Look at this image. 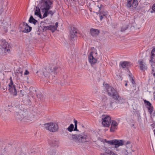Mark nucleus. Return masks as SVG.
Masks as SVG:
<instances>
[{"mask_svg":"<svg viewBox=\"0 0 155 155\" xmlns=\"http://www.w3.org/2000/svg\"><path fill=\"white\" fill-rule=\"evenodd\" d=\"M16 112L15 117L17 120H20L24 119L25 121L29 122L33 120L35 117L34 115L28 112L21 107L17 108Z\"/></svg>","mask_w":155,"mask_h":155,"instance_id":"obj_1","label":"nucleus"},{"mask_svg":"<svg viewBox=\"0 0 155 155\" xmlns=\"http://www.w3.org/2000/svg\"><path fill=\"white\" fill-rule=\"evenodd\" d=\"M57 68L49 66L43 70V74L46 78L50 79H53L54 75L56 74Z\"/></svg>","mask_w":155,"mask_h":155,"instance_id":"obj_2","label":"nucleus"},{"mask_svg":"<svg viewBox=\"0 0 155 155\" xmlns=\"http://www.w3.org/2000/svg\"><path fill=\"white\" fill-rule=\"evenodd\" d=\"M107 91L109 95L112 97L114 99L121 101V97L119 96L118 94L113 87L109 86L107 88Z\"/></svg>","mask_w":155,"mask_h":155,"instance_id":"obj_3","label":"nucleus"},{"mask_svg":"<svg viewBox=\"0 0 155 155\" xmlns=\"http://www.w3.org/2000/svg\"><path fill=\"white\" fill-rule=\"evenodd\" d=\"M72 138L74 141L79 143L87 142L89 140L88 137L85 135L83 136L81 135H72Z\"/></svg>","mask_w":155,"mask_h":155,"instance_id":"obj_4","label":"nucleus"},{"mask_svg":"<svg viewBox=\"0 0 155 155\" xmlns=\"http://www.w3.org/2000/svg\"><path fill=\"white\" fill-rule=\"evenodd\" d=\"M45 128L50 132H54L57 131L58 129V126L55 123H48L44 124Z\"/></svg>","mask_w":155,"mask_h":155,"instance_id":"obj_5","label":"nucleus"},{"mask_svg":"<svg viewBox=\"0 0 155 155\" xmlns=\"http://www.w3.org/2000/svg\"><path fill=\"white\" fill-rule=\"evenodd\" d=\"M38 6L40 8L41 12H43L44 10H49L51 7V6L48 3V1L45 0H40L38 5Z\"/></svg>","mask_w":155,"mask_h":155,"instance_id":"obj_6","label":"nucleus"},{"mask_svg":"<svg viewBox=\"0 0 155 155\" xmlns=\"http://www.w3.org/2000/svg\"><path fill=\"white\" fill-rule=\"evenodd\" d=\"M101 117L102 125L105 127H109L111 121L110 117L109 116L104 115H102Z\"/></svg>","mask_w":155,"mask_h":155,"instance_id":"obj_7","label":"nucleus"},{"mask_svg":"<svg viewBox=\"0 0 155 155\" xmlns=\"http://www.w3.org/2000/svg\"><path fill=\"white\" fill-rule=\"evenodd\" d=\"M100 150L101 152H103L101 153V155H117L105 146H101Z\"/></svg>","mask_w":155,"mask_h":155,"instance_id":"obj_8","label":"nucleus"},{"mask_svg":"<svg viewBox=\"0 0 155 155\" xmlns=\"http://www.w3.org/2000/svg\"><path fill=\"white\" fill-rule=\"evenodd\" d=\"M115 100H112L110 101V104H107V107L112 109L113 108H115L117 107V104H121L123 103V100L121 98V101H119L117 100L114 99Z\"/></svg>","mask_w":155,"mask_h":155,"instance_id":"obj_9","label":"nucleus"},{"mask_svg":"<svg viewBox=\"0 0 155 155\" xmlns=\"http://www.w3.org/2000/svg\"><path fill=\"white\" fill-rule=\"evenodd\" d=\"M9 88L8 90L10 92H11L13 93V95L14 96H15L17 94V91L15 87L13 85V83L12 81H10V83L8 85Z\"/></svg>","mask_w":155,"mask_h":155,"instance_id":"obj_10","label":"nucleus"},{"mask_svg":"<svg viewBox=\"0 0 155 155\" xmlns=\"http://www.w3.org/2000/svg\"><path fill=\"white\" fill-rule=\"evenodd\" d=\"M103 142L104 141L108 143L109 145H120V144H121V143L119 142V141L121 142V141L119 140L114 139L111 140H107L106 139L103 140Z\"/></svg>","mask_w":155,"mask_h":155,"instance_id":"obj_11","label":"nucleus"},{"mask_svg":"<svg viewBox=\"0 0 155 155\" xmlns=\"http://www.w3.org/2000/svg\"><path fill=\"white\" fill-rule=\"evenodd\" d=\"M138 63L139 64V67L141 71H144L147 70V64L142 60H139Z\"/></svg>","mask_w":155,"mask_h":155,"instance_id":"obj_12","label":"nucleus"},{"mask_svg":"<svg viewBox=\"0 0 155 155\" xmlns=\"http://www.w3.org/2000/svg\"><path fill=\"white\" fill-rule=\"evenodd\" d=\"M93 53L94 52L92 51L91 52L88 56L89 61L92 65L95 64L97 61L96 58L94 57L93 54Z\"/></svg>","mask_w":155,"mask_h":155,"instance_id":"obj_13","label":"nucleus"},{"mask_svg":"<svg viewBox=\"0 0 155 155\" xmlns=\"http://www.w3.org/2000/svg\"><path fill=\"white\" fill-rule=\"evenodd\" d=\"M71 30L70 31V37L71 40L74 41L76 37V34L77 33V31L73 27H71Z\"/></svg>","mask_w":155,"mask_h":155,"instance_id":"obj_14","label":"nucleus"},{"mask_svg":"<svg viewBox=\"0 0 155 155\" xmlns=\"http://www.w3.org/2000/svg\"><path fill=\"white\" fill-rule=\"evenodd\" d=\"M22 25L24 27V29L22 31L25 33H28L29 32L31 29V27H30L25 22H23L22 23L20 24V26Z\"/></svg>","mask_w":155,"mask_h":155,"instance_id":"obj_15","label":"nucleus"},{"mask_svg":"<svg viewBox=\"0 0 155 155\" xmlns=\"http://www.w3.org/2000/svg\"><path fill=\"white\" fill-rule=\"evenodd\" d=\"M2 48L4 49L5 52H8L9 51V49L8 47V43L5 41H2L1 44Z\"/></svg>","mask_w":155,"mask_h":155,"instance_id":"obj_16","label":"nucleus"},{"mask_svg":"<svg viewBox=\"0 0 155 155\" xmlns=\"http://www.w3.org/2000/svg\"><path fill=\"white\" fill-rule=\"evenodd\" d=\"M40 8L38 7H36L35 11V15L39 17L40 18H42V15L41 13Z\"/></svg>","mask_w":155,"mask_h":155,"instance_id":"obj_17","label":"nucleus"},{"mask_svg":"<svg viewBox=\"0 0 155 155\" xmlns=\"http://www.w3.org/2000/svg\"><path fill=\"white\" fill-rule=\"evenodd\" d=\"M126 147V148L124 149V151L126 152V153H125V154L126 155H127L128 153H131L134 151L132 149V146H127Z\"/></svg>","mask_w":155,"mask_h":155,"instance_id":"obj_18","label":"nucleus"},{"mask_svg":"<svg viewBox=\"0 0 155 155\" xmlns=\"http://www.w3.org/2000/svg\"><path fill=\"white\" fill-rule=\"evenodd\" d=\"M90 32L91 35L94 36L95 35H98L99 34V31L97 29L91 28L90 29Z\"/></svg>","mask_w":155,"mask_h":155,"instance_id":"obj_19","label":"nucleus"},{"mask_svg":"<svg viewBox=\"0 0 155 155\" xmlns=\"http://www.w3.org/2000/svg\"><path fill=\"white\" fill-rule=\"evenodd\" d=\"M117 123L114 120H112L111 126L110 128V131H114V129H115L116 127L117 126Z\"/></svg>","mask_w":155,"mask_h":155,"instance_id":"obj_20","label":"nucleus"},{"mask_svg":"<svg viewBox=\"0 0 155 155\" xmlns=\"http://www.w3.org/2000/svg\"><path fill=\"white\" fill-rule=\"evenodd\" d=\"M120 64L121 65L122 68H127L129 66V64L127 61H124V62L120 63Z\"/></svg>","mask_w":155,"mask_h":155,"instance_id":"obj_21","label":"nucleus"},{"mask_svg":"<svg viewBox=\"0 0 155 155\" xmlns=\"http://www.w3.org/2000/svg\"><path fill=\"white\" fill-rule=\"evenodd\" d=\"M119 140L121 141V142L119 141V142L121 143V144H120V145H127L128 144H131V143L130 141H125L124 140Z\"/></svg>","mask_w":155,"mask_h":155,"instance_id":"obj_22","label":"nucleus"},{"mask_svg":"<svg viewBox=\"0 0 155 155\" xmlns=\"http://www.w3.org/2000/svg\"><path fill=\"white\" fill-rule=\"evenodd\" d=\"M28 21L30 23H32L35 25L38 22L32 16H31L30 17Z\"/></svg>","mask_w":155,"mask_h":155,"instance_id":"obj_23","label":"nucleus"},{"mask_svg":"<svg viewBox=\"0 0 155 155\" xmlns=\"http://www.w3.org/2000/svg\"><path fill=\"white\" fill-rule=\"evenodd\" d=\"M107 15V14L105 12H100L99 15L100 20H101L103 18H104V17H106V15Z\"/></svg>","mask_w":155,"mask_h":155,"instance_id":"obj_24","label":"nucleus"},{"mask_svg":"<svg viewBox=\"0 0 155 155\" xmlns=\"http://www.w3.org/2000/svg\"><path fill=\"white\" fill-rule=\"evenodd\" d=\"M50 150L49 151L50 155H55L56 154V151L54 150L53 147H51Z\"/></svg>","mask_w":155,"mask_h":155,"instance_id":"obj_25","label":"nucleus"},{"mask_svg":"<svg viewBox=\"0 0 155 155\" xmlns=\"http://www.w3.org/2000/svg\"><path fill=\"white\" fill-rule=\"evenodd\" d=\"M138 3L137 0H133L132 4V7L134 8H136L138 5Z\"/></svg>","mask_w":155,"mask_h":155,"instance_id":"obj_26","label":"nucleus"},{"mask_svg":"<svg viewBox=\"0 0 155 155\" xmlns=\"http://www.w3.org/2000/svg\"><path fill=\"white\" fill-rule=\"evenodd\" d=\"M48 10H44L43 12H42L44 13L43 16H42V18L43 19L48 16V15L49 14Z\"/></svg>","mask_w":155,"mask_h":155,"instance_id":"obj_27","label":"nucleus"},{"mask_svg":"<svg viewBox=\"0 0 155 155\" xmlns=\"http://www.w3.org/2000/svg\"><path fill=\"white\" fill-rule=\"evenodd\" d=\"M74 128V126L73 124H71L70 126L67 128L68 130L70 132H72Z\"/></svg>","mask_w":155,"mask_h":155,"instance_id":"obj_28","label":"nucleus"},{"mask_svg":"<svg viewBox=\"0 0 155 155\" xmlns=\"http://www.w3.org/2000/svg\"><path fill=\"white\" fill-rule=\"evenodd\" d=\"M132 0H127L126 6L128 8H130L132 6Z\"/></svg>","mask_w":155,"mask_h":155,"instance_id":"obj_29","label":"nucleus"},{"mask_svg":"<svg viewBox=\"0 0 155 155\" xmlns=\"http://www.w3.org/2000/svg\"><path fill=\"white\" fill-rule=\"evenodd\" d=\"M49 30H51L52 32H53L56 29V27L54 25H49Z\"/></svg>","mask_w":155,"mask_h":155,"instance_id":"obj_30","label":"nucleus"},{"mask_svg":"<svg viewBox=\"0 0 155 155\" xmlns=\"http://www.w3.org/2000/svg\"><path fill=\"white\" fill-rule=\"evenodd\" d=\"M150 61H152L153 63L155 62V55H150Z\"/></svg>","mask_w":155,"mask_h":155,"instance_id":"obj_31","label":"nucleus"},{"mask_svg":"<svg viewBox=\"0 0 155 155\" xmlns=\"http://www.w3.org/2000/svg\"><path fill=\"white\" fill-rule=\"evenodd\" d=\"M74 121L75 124V127H74V131H78V130L77 129V120H75L74 119Z\"/></svg>","mask_w":155,"mask_h":155,"instance_id":"obj_32","label":"nucleus"},{"mask_svg":"<svg viewBox=\"0 0 155 155\" xmlns=\"http://www.w3.org/2000/svg\"><path fill=\"white\" fill-rule=\"evenodd\" d=\"M149 112L150 114H151L153 110V107L152 106H151L148 107Z\"/></svg>","mask_w":155,"mask_h":155,"instance_id":"obj_33","label":"nucleus"},{"mask_svg":"<svg viewBox=\"0 0 155 155\" xmlns=\"http://www.w3.org/2000/svg\"><path fill=\"white\" fill-rule=\"evenodd\" d=\"M144 103L146 104L147 106H149V107L151 106V104L150 102L146 100L144 101Z\"/></svg>","mask_w":155,"mask_h":155,"instance_id":"obj_34","label":"nucleus"},{"mask_svg":"<svg viewBox=\"0 0 155 155\" xmlns=\"http://www.w3.org/2000/svg\"><path fill=\"white\" fill-rule=\"evenodd\" d=\"M128 28V26L127 25L126 26H123L121 28V31H123L126 30Z\"/></svg>","mask_w":155,"mask_h":155,"instance_id":"obj_35","label":"nucleus"},{"mask_svg":"<svg viewBox=\"0 0 155 155\" xmlns=\"http://www.w3.org/2000/svg\"><path fill=\"white\" fill-rule=\"evenodd\" d=\"M48 29L49 30V26H44L43 28V31H45Z\"/></svg>","mask_w":155,"mask_h":155,"instance_id":"obj_36","label":"nucleus"},{"mask_svg":"<svg viewBox=\"0 0 155 155\" xmlns=\"http://www.w3.org/2000/svg\"><path fill=\"white\" fill-rule=\"evenodd\" d=\"M151 74L153 75V77L155 78V71L153 67L152 68Z\"/></svg>","mask_w":155,"mask_h":155,"instance_id":"obj_37","label":"nucleus"},{"mask_svg":"<svg viewBox=\"0 0 155 155\" xmlns=\"http://www.w3.org/2000/svg\"><path fill=\"white\" fill-rule=\"evenodd\" d=\"M20 92L19 96L21 97H22L24 95V91L21 90H20Z\"/></svg>","mask_w":155,"mask_h":155,"instance_id":"obj_38","label":"nucleus"},{"mask_svg":"<svg viewBox=\"0 0 155 155\" xmlns=\"http://www.w3.org/2000/svg\"><path fill=\"white\" fill-rule=\"evenodd\" d=\"M151 54L155 55V48H153L151 52Z\"/></svg>","mask_w":155,"mask_h":155,"instance_id":"obj_39","label":"nucleus"},{"mask_svg":"<svg viewBox=\"0 0 155 155\" xmlns=\"http://www.w3.org/2000/svg\"><path fill=\"white\" fill-rule=\"evenodd\" d=\"M152 10L155 12V4H153L152 8Z\"/></svg>","mask_w":155,"mask_h":155,"instance_id":"obj_40","label":"nucleus"},{"mask_svg":"<svg viewBox=\"0 0 155 155\" xmlns=\"http://www.w3.org/2000/svg\"><path fill=\"white\" fill-rule=\"evenodd\" d=\"M48 13H49V14H51V15H53V14H54V12H53L51 10L49 11L48 10Z\"/></svg>","mask_w":155,"mask_h":155,"instance_id":"obj_41","label":"nucleus"},{"mask_svg":"<svg viewBox=\"0 0 155 155\" xmlns=\"http://www.w3.org/2000/svg\"><path fill=\"white\" fill-rule=\"evenodd\" d=\"M29 72H28V71L27 70H26L25 71L24 73V74L25 75H28L29 74Z\"/></svg>","mask_w":155,"mask_h":155,"instance_id":"obj_42","label":"nucleus"},{"mask_svg":"<svg viewBox=\"0 0 155 155\" xmlns=\"http://www.w3.org/2000/svg\"><path fill=\"white\" fill-rule=\"evenodd\" d=\"M131 83L133 84H135V81L134 79H133V78H131Z\"/></svg>","mask_w":155,"mask_h":155,"instance_id":"obj_43","label":"nucleus"},{"mask_svg":"<svg viewBox=\"0 0 155 155\" xmlns=\"http://www.w3.org/2000/svg\"><path fill=\"white\" fill-rule=\"evenodd\" d=\"M48 2V3L51 6V4H52V2L51 1H49Z\"/></svg>","mask_w":155,"mask_h":155,"instance_id":"obj_44","label":"nucleus"},{"mask_svg":"<svg viewBox=\"0 0 155 155\" xmlns=\"http://www.w3.org/2000/svg\"><path fill=\"white\" fill-rule=\"evenodd\" d=\"M27 101L28 102V104L30 105L31 104V101L29 99H28Z\"/></svg>","mask_w":155,"mask_h":155,"instance_id":"obj_45","label":"nucleus"},{"mask_svg":"<svg viewBox=\"0 0 155 155\" xmlns=\"http://www.w3.org/2000/svg\"><path fill=\"white\" fill-rule=\"evenodd\" d=\"M63 134H64V135L65 136H67L68 134V133L65 132H63Z\"/></svg>","mask_w":155,"mask_h":155,"instance_id":"obj_46","label":"nucleus"},{"mask_svg":"<svg viewBox=\"0 0 155 155\" xmlns=\"http://www.w3.org/2000/svg\"><path fill=\"white\" fill-rule=\"evenodd\" d=\"M5 144L4 143L3 141H0V145H5Z\"/></svg>","mask_w":155,"mask_h":155,"instance_id":"obj_47","label":"nucleus"},{"mask_svg":"<svg viewBox=\"0 0 155 155\" xmlns=\"http://www.w3.org/2000/svg\"><path fill=\"white\" fill-rule=\"evenodd\" d=\"M58 22H56V23H55V27L57 28V27H58Z\"/></svg>","mask_w":155,"mask_h":155,"instance_id":"obj_48","label":"nucleus"},{"mask_svg":"<svg viewBox=\"0 0 155 155\" xmlns=\"http://www.w3.org/2000/svg\"><path fill=\"white\" fill-rule=\"evenodd\" d=\"M23 155H30V154L28 153H27L25 154H24Z\"/></svg>","mask_w":155,"mask_h":155,"instance_id":"obj_49","label":"nucleus"},{"mask_svg":"<svg viewBox=\"0 0 155 155\" xmlns=\"http://www.w3.org/2000/svg\"><path fill=\"white\" fill-rule=\"evenodd\" d=\"M10 81H12V77H11L10 78Z\"/></svg>","mask_w":155,"mask_h":155,"instance_id":"obj_50","label":"nucleus"},{"mask_svg":"<svg viewBox=\"0 0 155 155\" xmlns=\"http://www.w3.org/2000/svg\"><path fill=\"white\" fill-rule=\"evenodd\" d=\"M131 76H132V74L131 75H129V76L131 78H132L131 77Z\"/></svg>","mask_w":155,"mask_h":155,"instance_id":"obj_51","label":"nucleus"},{"mask_svg":"<svg viewBox=\"0 0 155 155\" xmlns=\"http://www.w3.org/2000/svg\"><path fill=\"white\" fill-rule=\"evenodd\" d=\"M115 146V147L116 148H117L118 147H119V146Z\"/></svg>","mask_w":155,"mask_h":155,"instance_id":"obj_52","label":"nucleus"},{"mask_svg":"<svg viewBox=\"0 0 155 155\" xmlns=\"http://www.w3.org/2000/svg\"><path fill=\"white\" fill-rule=\"evenodd\" d=\"M153 115L155 116V110L154 111V113H153Z\"/></svg>","mask_w":155,"mask_h":155,"instance_id":"obj_53","label":"nucleus"},{"mask_svg":"<svg viewBox=\"0 0 155 155\" xmlns=\"http://www.w3.org/2000/svg\"><path fill=\"white\" fill-rule=\"evenodd\" d=\"M7 89V88H6V90L5 88H4V90L5 91H6V90Z\"/></svg>","mask_w":155,"mask_h":155,"instance_id":"obj_54","label":"nucleus"},{"mask_svg":"<svg viewBox=\"0 0 155 155\" xmlns=\"http://www.w3.org/2000/svg\"><path fill=\"white\" fill-rule=\"evenodd\" d=\"M20 72L21 73V74H22V71H21Z\"/></svg>","mask_w":155,"mask_h":155,"instance_id":"obj_55","label":"nucleus"},{"mask_svg":"<svg viewBox=\"0 0 155 155\" xmlns=\"http://www.w3.org/2000/svg\"><path fill=\"white\" fill-rule=\"evenodd\" d=\"M125 86H127V83H126L125 84Z\"/></svg>","mask_w":155,"mask_h":155,"instance_id":"obj_56","label":"nucleus"},{"mask_svg":"<svg viewBox=\"0 0 155 155\" xmlns=\"http://www.w3.org/2000/svg\"><path fill=\"white\" fill-rule=\"evenodd\" d=\"M153 131L154 132V134H155V130H153Z\"/></svg>","mask_w":155,"mask_h":155,"instance_id":"obj_57","label":"nucleus"},{"mask_svg":"<svg viewBox=\"0 0 155 155\" xmlns=\"http://www.w3.org/2000/svg\"><path fill=\"white\" fill-rule=\"evenodd\" d=\"M82 127H84V126L83 125H82Z\"/></svg>","mask_w":155,"mask_h":155,"instance_id":"obj_58","label":"nucleus"},{"mask_svg":"<svg viewBox=\"0 0 155 155\" xmlns=\"http://www.w3.org/2000/svg\"><path fill=\"white\" fill-rule=\"evenodd\" d=\"M1 10H2V11H3V9H1Z\"/></svg>","mask_w":155,"mask_h":155,"instance_id":"obj_59","label":"nucleus"},{"mask_svg":"<svg viewBox=\"0 0 155 155\" xmlns=\"http://www.w3.org/2000/svg\"><path fill=\"white\" fill-rule=\"evenodd\" d=\"M152 148H153V149L154 150L153 146H152Z\"/></svg>","mask_w":155,"mask_h":155,"instance_id":"obj_60","label":"nucleus"},{"mask_svg":"<svg viewBox=\"0 0 155 155\" xmlns=\"http://www.w3.org/2000/svg\"><path fill=\"white\" fill-rule=\"evenodd\" d=\"M151 13H152L153 12L152 11H151Z\"/></svg>","mask_w":155,"mask_h":155,"instance_id":"obj_61","label":"nucleus"},{"mask_svg":"<svg viewBox=\"0 0 155 155\" xmlns=\"http://www.w3.org/2000/svg\"><path fill=\"white\" fill-rule=\"evenodd\" d=\"M9 145H12V144H9Z\"/></svg>","mask_w":155,"mask_h":155,"instance_id":"obj_62","label":"nucleus"},{"mask_svg":"<svg viewBox=\"0 0 155 155\" xmlns=\"http://www.w3.org/2000/svg\"><path fill=\"white\" fill-rule=\"evenodd\" d=\"M38 31H39V29H38Z\"/></svg>","mask_w":155,"mask_h":155,"instance_id":"obj_63","label":"nucleus"},{"mask_svg":"<svg viewBox=\"0 0 155 155\" xmlns=\"http://www.w3.org/2000/svg\"><path fill=\"white\" fill-rule=\"evenodd\" d=\"M100 9V7H98Z\"/></svg>","mask_w":155,"mask_h":155,"instance_id":"obj_64","label":"nucleus"}]
</instances>
